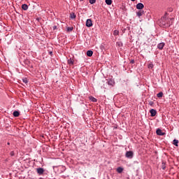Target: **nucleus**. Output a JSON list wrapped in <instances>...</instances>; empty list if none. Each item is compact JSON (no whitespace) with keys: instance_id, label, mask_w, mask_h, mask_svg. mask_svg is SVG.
Wrapping results in <instances>:
<instances>
[{"instance_id":"33","label":"nucleus","mask_w":179,"mask_h":179,"mask_svg":"<svg viewBox=\"0 0 179 179\" xmlns=\"http://www.w3.org/2000/svg\"><path fill=\"white\" fill-rule=\"evenodd\" d=\"M131 2H135V1H136V0H131Z\"/></svg>"},{"instance_id":"25","label":"nucleus","mask_w":179,"mask_h":179,"mask_svg":"<svg viewBox=\"0 0 179 179\" xmlns=\"http://www.w3.org/2000/svg\"><path fill=\"white\" fill-rule=\"evenodd\" d=\"M72 30H73V27H67V31H72Z\"/></svg>"},{"instance_id":"26","label":"nucleus","mask_w":179,"mask_h":179,"mask_svg":"<svg viewBox=\"0 0 179 179\" xmlns=\"http://www.w3.org/2000/svg\"><path fill=\"white\" fill-rule=\"evenodd\" d=\"M90 3H91V5L96 3V0H90Z\"/></svg>"},{"instance_id":"34","label":"nucleus","mask_w":179,"mask_h":179,"mask_svg":"<svg viewBox=\"0 0 179 179\" xmlns=\"http://www.w3.org/2000/svg\"><path fill=\"white\" fill-rule=\"evenodd\" d=\"M50 55H52V52H50Z\"/></svg>"},{"instance_id":"36","label":"nucleus","mask_w":179,"mask_h":179,"mask_svg":"<svg viewBox=\"0 0 179 179\" xmlns=\"http://www.w3.org/2000/svg\"><path fill=\"white\" fill-rule=\"evenodd\" d=\"M104 89H106V87L103 85Z\"/></svg>"},{"instance_id":"9","label":"nucleus","mask_w":179,"mask_h":179,"mask_svg":"<svg viewBox=\"0 0 179 179\" xmlns=\"http://www.w3.org/2000/svg\"><path fill=\"white\" fill-rule=\"evenodd\" d=\"M143 13H145V11L139 10L138 12L136 13V15H137L138 17H141V16L143 15Z\"/></svg>"},{"instance_id":"7","label":"nucleus","mask_w":179,"mask_h":179,"mask_svg":"<svg viewBox=\"0 0 179 179\" xmlns=\"http://www.w3.org/2000/svg\"><path fill=\"white\" fill-rule=\"evenodd\" d=\"M164 45H166V43H160L157 45V48L159 50H163V48H164Z\"/></svg>"},{"instance_id":"4","label":"nucleus","mask_w":179,"mask_h":179,"mask_svg":"<svg viewBox=\"0 0 179 179\" xmlns=\"http://www.w3.org/2000/svg\"><path fill=\"white\" fill-rule=\"evenodd\" d=\"M156 134H157V135H159V136H163L166 135V133H163L162 131V129H157Z\"/></svg>"},{"instance_id":"22","label":"nucleus","mask_w":179,"mask_h":179,"mask_svg":"<svg viewBox=\"0 0 179 179\" xmlns=\"http://www.w3.org/2000/svg\"><path fill=\"white\" fill-rule=\"evenodd\" d=\"M173 145L175 146H178V140L174 139L173 140Z\"/></svg>"},{"instance_id":"12","label":"nucleus","mask_w":179,"mask_h":179,"mask_svg":"<svg viewBox=\"0 0 179 179\" xmlns=\"http://www.w3.org/2000/svg\"><path fill=\"white\" fill-rule=\"evenodd\" d=\"M22 9L23 10H27V9H29V6H27V4H22Z\"/></svg>"},{"instance_id":"35","label":"nucleus","mask_w":179,"mask_h":179,"mask_svg":"<svg viewBox=\"0 0 179 179\" xmlns=\"http://www.w3.org/2000/svg\"><path fill=\"white\" fill-rule=\"evenodd\" d=\"M7 145H10V143H9V142H8V143H7Z\"/></svg>"},{"instance_id":"19","label":"nucleus","mask_w":179,"mask_h":179,"mask_svg":"<svg viewBox=\"0 0 179 179\" xmlns=\"http://www.w3.org/2000/svg\"><path fill=\"white\" fill-rule=\"evenodd\" d=\"M116 45H117V47H122L123 44L122 41H117L116 43Z\"/></svg>"},{"instance_id":"29","label":"nucleus","mask_w":179,"mask_h":179,"mask_svg":"<svg viewBox=\"0 0 179 179\" xmlns=\"http://www.w3.org/2000/svg\"><path fill=\"white\" fill-rule=\"evenodd\" d=\"M68 63L71 64V65H73V60L72 59L68 60Z\"/></svg>"},{"instance_id":"24","label":"nucleus","mask_w":179,"mask_h":179,"mask_svg":"<svg viewBox=\"0 0 179 179\" xmlns=\"http://www.w3.org/2000/svg\"><path fill=\"white\" fill-rule=\"evenodd\" d=\"M149 106H151V107H153V106L155 105V102H153L152 101H150L148 102Z\"/></svg>"},{"instance_id":"15","label":"nucleus","mask_w":179,"mask_h":179,"mask_svg":"<svg viewBox=\"0 0 179 179\" xmlns=\"http://www.w3.org/2000/svg\"><path fill=\"white\" fill-rule=\"evenodd\" d=\"M71 19H76V15H75V13H71L70 14Z\"/></svg>"},{"instance_id":"28","label":"nucleus","mask_w":179,"mask_h":179,"mask_svg":"<svg viewBox=\"0 0 179 179\" xmlns=\"http://www.w3.org/2000/svg\"><path fill=\"white\" fill-rule=\"evenodd\" d=\"M10 156H11V157L15 156V151H11V152H10Z\"/></svg>"},{"instance_id":"20","label":"nucleus","mask_w":179,"mask_h":179,"mask_svg":"<svg viewBox=\"0 0 179 179\" xmlns=\"http://www.w3.org/2000/svg\"><path fill=\"white\" fill-rule=\"evenodd\" d=\"M120 34V31L119 30H115L113 31V36H118Z\"/></svg>"},{"instance_id":"3","label":"nucleus","mask_w":179,"mask_h":179,"mask_svg":"<svg viewBox=\"0 0 179 179\" xmlns=\"http://www.w3.org/2000/svg\"><path fill=\"white\" fill-rule=\"evenodd\" d=\"M85 24L87 27H92V26H93V22L92 21V19H87Z\"/></svg>"},{"instance_id":"16","label":"nucleus","mask_w":179,"mask_h":179,"mask_svg":"<svg viewBox=\"0 0 179 179\" xmlns=\"http://www.w3.org/2000/svg\"><path fill=\"white\" fill-rule=\"evenodd\" d=\"M90 100H91V101H92L93 103H96L97 101V99L93 96H90Z\"/></svg>"},{"instance_id":"23","label":"nucleus","mask_w":179,"mask_h":179,"mask_svg":"<svg viewBox=\"0 0 179 179\" xmlns=\"http://www.w3.org/2000/svg\"><path fill=\"white\" fill-rule=\"evenodd\" d=\"M162 170H166V164L164 162L162 164Z\"/></svg>"},{"instance_id":"21","label":"nucleus","mask_w":179,"mask_h":179,"mask_svg":"<svg viewBox=\"0 0 179 179\" xmlns=\"http://www.w3.org/2000/svg\"><path fill=\"white\" fill-rule=\"evenodd\" d=\"M153 63L150 62L149 64H148V69H153Z\"/></svg>"},{"instance_id":"18","label":"nucleus","mask_w":179,"mask_h":179,"mask_svg":"<svg viewBox=\"0 0 179 179\" xmlns=\"http://www.w3.org/2000/svg\"><path fill=\"white\" fill-rule=\"evenodd\" d=\"M106 5H111L113 3V0H105Z\"/></svg>"},{"instance_id":"32","label":"nucleus","mask_w":179,"mask_h":179,"mask_svg":"<svg viewBox=\"0 0 179 179\" xmlns=\"http://www.w3.org/2000/svg\"><path fill=\"white\" fill-rule=\"evenodd\" d=\"M169 12H173V8H171V9L169 10Z\"/></svg>"},{"instance_id":"27","label":"nucleus","mask_w":179,"mask_h":179,"mask_svg":"<svg viewBox=\"0 0 179 179\" xmlns=\"http://www.w3.org/2000/svg\"><path fill=\"white\" fill-rule=\"evenodd\" d=\"M22 82H23L24 83H29V80H27V79L25 78H23V79H22Z\"/></svg>"},{"instance_id":"1","label":"nucleus","mask_w":179,"mask_h":179,"mask_svg":"<svg viewBox=\"0 0 179 179\" xmlns=\"http://www.w3.org/2000/svg\"><path fill=\"white\" fill-rule=\"evenodd\" d=\"M173 20H174V18L169 17V13H165L164 15L160 19L159 25L161 27H164L165 29L170 27V26H172L173 23Z\"/></svg>"},{"instance_id":"30","label":"nucleus","mask_w":179,"mask_h":179,"mask_svg":"<svg viewBox=\"0 0 179 179\" xmlns=\"http://www.w3.org/2000/svg\"><path fill=\"white\" fill-rule=\"evenodd\" d=\"M130 63L131 64H135V60L134 59L131 60Z\"/></svg>"},{"instance_id":"14","label":"nucleus","mask_w":179,"mask_h":179,"mask_svg":"<svg viewBox=\"0 0 179 179\" xmlns=\"http://www.w3.org/2000/svg\"><path fill=\"white\" fill-rule=\"evenodd\" d=\"M87 57H92L93 56V51L92 50H87Z\"/></svg>"},{"instance_id":"10","label":"nucleus","mask_w":179,"mask_h":179,"mask_svg":"<svg viewBox=\"0 0 179 179\" xmlns=\"http://www.w3.org/2000/svg\"><path fill=\"white\" fill-rule=\"evenodd\" d=\"M106 83L109 85V86H114V83H115V82H114V80H108L107 82H106Z\"/></svg>"},{"instance_id":"13","label":"nucleus","mask_w":179,"mask_h":179,"mask_svg":"<svg viewBox=\"0 0 179 179\" xmlns=\"http://www.w3.org/2000/svg\"><path fill=\"white\" fill-rule=\"evenodd\" d=\"M13 115L14 117H19L20 115V113H19L17 110H15L13 113Z\"/></svg>"},{"instance_id":"5","label":"nucleus","mask_w":179,"mask_h":179,"mask_svg":"<svg viewBox=\"0 0 179 179\" xmlns=\"http://www.w3.org/2000/svg\"><path fill=\"white\" fill-rule=\"evenodd\" d=\"M36 171H37L38 174H39V176L44 174V169H43V168L36 169Z\"/></svg>"},{"instance_id":"8","label":"nucleus","mask_w":179,"mask_h":179,"mask_svg":"<svg viewBox=\"0 0 179 179\" xmlns=\"http://www.w3.org/2000/svg\"><path fill=\"white\" fill-rule=\"evenodd\" d=\"M145 8V6L142 3H138L136 4V9H143Z\"/></svg>"},{"instance_id":"11","label":"nucleus","mask_w":179,"mask_h":179,"mask_svg":"<svg viewBox=\"0 0 179 179\" xmlns=\"http://www.w3.org/2000/svg\"><path fill=\"white\" fill-rule=\"evenodd\" d=\"M116 171H117V173H119V174H121V173H122V171H124V169L122 167L120 166L116 169Z\"/></svg>"},{"instance_id":"6","label":"nucleus","mask_w":179,"mask_h":179,"mask_svg":"<svg viewBox=\"0 0 179 179\" xmlns=\"http://www.w3.org/2000/svg\"><path fill=\"white\" fill-rule=\"evenodd\" d=\"M150 113L151 117H155L156 114H157V111H156V110H155V109H151L150 110Z\"/></svg>"},{"instance_id":"37","label":"nucleus","mask_w":179,"mask_h":179,"mask_svg":"<svg viewBox=\"0 0 179 179\" xmlns=\"http://www.w3.org/2000/svg\"><path fill=\"white\" fill-rule=\"evenodd\" d=\"M80 1H83V0H80Z\"/></svg>"},{"instance_id":"17","label":"nucleus","mask_w":179,"mask_h":179,"mask_svg":"<svg viewBox=\"0 0 179 179\" xmlns=\"http://www.w3.org/2000/svg\"><path fill=\"white\" fill-rule=\"evenodd\" d=\"M157 97H158V99H160L162 97H163V92H160L157 94Z\"/></svg>"},{"instance_id":"31","label":"nucleus","mask_w":179,"mask_h":179,"mask_svg":"<svg viewBox=\"0 0 179 179\" xmlns=\"http://www.w3.org/2000/svg\"><path fill=\"white\" fill-rule=\"evenodd\" d=\"M57 29V26L53 27V30H55Z\"/></svg>"},{"instance_id":"2","label":"nucleus","mask_w":179,"mask_h":179,"mask_svg":"<svg viewBox=\"0 0 179 179\" xmlns=\"http://www.w3.org/2000/svg\"><path fill=\"white\" fill-rule=\"evenodd\" d=\"M126 157L127 159H132L134 157V152L133 151H127L125 154Z\"/></svg>"}]
</instances>
